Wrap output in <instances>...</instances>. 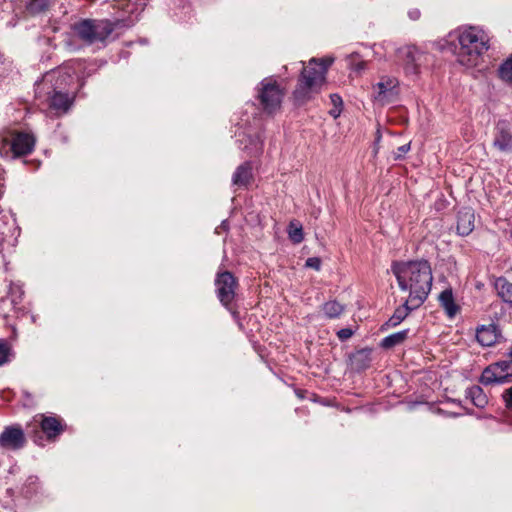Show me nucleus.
<instances>
[{
	"label": "nucleus",
	"mask_w": 512,
	"mask_h": 512,
	"mask_svg": "<svg viewBox=\"0 0 512 512\" xmlns=\"http://www.w3.org/2000/svg\"><path fill=\"white\" fill-rule=\"evenodd\" d=\"M391 271L399 288L408 291V303L420 307L427 299L433 281L430 264L426 260L393 262Z\"/></svg>",
	"instance_id": "f257e3e1"
},
{
	"label": "nucleus",
	"mask_w": 512,
	"mask_h": 512,
	"mask_svg": "<svg viewBox=\"0 0 512 512\" xmlns=\"http://www.w3.org/2000/svg\"><path fill=\"white\" fill-rule=\"evenodd\" d=\"M499 337V330L494 324L483 326L478 329L476 333V338L482 346L494 345L498 341Z\"/></svg>",
	"instance_id": "2eb2a0df"
},
{
	"label": "nucleus",
	"mask_w": 512,
	"mask_h": 512,
	"mask_svg": "<svg viewBox=\"0 0 512 512\" xmlns=\"http://www.w3.org/2000/svg\"><path fill=\"white\" fill-rule=\"evenodd\" d=\"M353 332L349 328H344L338 331L337 335L341 340H347L352 336Z\"/></svg>",
	"instance_id": "7c9ffc66"
},
{
	"label": "nucleus",
	"mask_w": 512,
	"mask_h": 512,
	"mask_svg": "<svg viewBox=\"0 0 512 512\" xmlns=\"http://www.w3.org/2000/svg\"><path fill=\"white\" fill-rule=\"evenodd\" d=\"M511 364L503 361L488 366L481 375V384H494L512 382V372H509Z\"/></svg>",
	"instance_id": "0eeeda50"
},
{
	"label": "nucleus",
	"mask_w": 512,
	"mask_h": 512,
	"mask_svg": "<svg viewBox=\"0 0 512 512\" xmlns=\"http://www.w3.org/2000/svg\"><path fill=\"white\" fill-rule=\"evenodd\" d=\"M467 398L477 407H484L488 403V398L481 386H469L465 390Z\"/></svg>",
	"instance_id": "412c9836"
},
{
	"label": "nucleus",
	"mask_w": 512,
	"mask_h": 512,
	"mask_svg": "<svg viewBox=\"0 0 512 512\" xmlns=\"http://www.w3.org/2000/svg\"><path fill=\"white\" fill-rule=\"evenodd\" d=\"M458 40V61L464 66H476L481 55L489 49L487 34L476 27H469L463 30Z\"/></svg>",
	"instance_id": "7ed1b4c3"
},
{
	"label": "nucleus",
	"mask_w": 512,
	"mask_h": 512,
	"mask_svg": "<svg viewBox=\"0 0 512 512\" xmlns=\"http://www.w3.org/2000/svg\"><path fill=\"white\" fill-rule=\"evenodd\" d=\"M35 138L25 132H14L11 135V151L15 157L27 155L33 151Z\"/></svg>",
	"instance_id": "1a4fd4ad"
},
{
	"label": "nucleus",
	"mask_w": 512,
	"mask_h": 512,
	"mask_svg": "<svg viewBox=\"0 0 512 512\" xmlns=\"http://www.w3.org/2000/svg\"><path fill=\"white\" fill-rule=\"evenodd\" d=\"M498 296L506 303L512 304V283L505 278H498L495 282Z\"/></svg>",
	"instance_id": "4be33fe9"
},
{
	"label": "nucleus",
	"mask_w": 512,
	"mask_h": 512,
	"mask_svg": "<svg viewBox=\"0 0 512 512\" xmlns=\"http://www.w3.org/2000/svg\"><path fill=\"white\" fill-rule=\"evenodd\" d=\"M493 146L501 152L512 151V130L506 121H499L496 126Z\"/></svg>",
	"instance_id": "9b49d317"
},
{
	"label": "nucleus",
	"mask_w": 512,
	"mask_h": 512,
	"mask_svg": "<svg viewBox=\"0 0 512 512\" xmlns=\"http://www.w3.org/2000/svg\"><path fill=\"white\" fill-rule=\"evenodd\" d=\"M284 95V90L276 80L266 78L260 82L256 98L264 112L273 114L280 109Z\"/></svg>",
	"instance_id": "39448f33"
},
{
	"label": "nucleus",
	"mask_w": 512,
	"mask_h": 512,
	"mask_svg": "<svg viewBox=\"0 0 512 512\" xmlns=\"http://www.w3.org/2000/svg\"><path fill=\"white\" fill-rule=\"evenodd\" d=\"M262 150V142L259 140V138L257 139V143L255 144V148H254V154H257L259 152H261Z\"/></svg>",
	"instance_id": "72a5a7b5"
},
{
	"label": "nucleus",
	"mask_w": 512,
	"mask_h": 512,
	"mask_svg": "<svg viewBox=\"0 0 512 512\" xmlns=\"http://www.w3.org/2000/svg\"><path fill=\"white\" fill-rule=\"evenodd\" d=\"M114 29L115 24L106 19H85L74 25L76 35L89 45L104 42Z\"/></svg>",
	"instance_id": "20e7f679"
},
{
	"label": "nucleus",
	"mask_w": 512,
	"mask_h": 512,
	"mask_svg": "<svg viewBox=\"0 0 512 512\" xmlns=\"http://www.w3.org/2000/svg\"><path fill=\"white\" fill-rule=\"evenodd\" d=\"M371 349H361L353 353L350 357L353 369L360 371L367 368L371 363Z\"/></svg>",
	"instance_id": "a211bd4d"
},
{
	"label": "nucleus",
	"mask_w": 512,
	"mask_h": 512,
	"mask_svg": "<svg viewBox=\"0 0 512 512\" xmlns=\"http://www.w3.org/2000/svg\"><path fill=\"white\" fill-rule=\"evenodd\" d=\"M215 285L220 302L228 308L235 298L237 287L235 277L230 272L225 271L217 275Z\"/></svg>",
	"instance_id": "423d86ee"
},
{
	"label": "nucleus",
	"mask_w": 512,
	"mask_h": 512,
	"mask_svg": "<svg viewBox=\"0 0 512 512\" xmlns=\"http://www.w3.org/2000/svg\"><path fill=\"white\" fill-rule=\"evenodd\" d=\"M12 355L11 345L5 341H0V365L7 363Z\"/></svg>",
	"instance_id": "c85d7f7f"
},
{
	"label": "nucleus",
	"mask_w": 512,
	"mask_h": 512,
	"mask_svg": "<svg viewBox=\"0 0 512 512\" xmlns=\"http://www.w3.org/2000/svg\"><path fill=\"white\" fill-rule=\"evenodd\" d=\"M288 235L293 243H301L304 239L302 226L296 221H291L288 227Z\"/></svg>",
	"instance_id": "a878e982"
},
{
	"label": "nucleus",
	"mask_w": 512,
	"mask_h": 512,
	"mask_svg": "<svg viewBox=\"0 0 512 512\" xmlns=\"http://www.w3.org/2000/svg\"><path fill=\"white\" fill-rule=\"evenodd\" d=\"M407 335H408V330H403V331H399L397 333L391 334L382 340L381 346L386 349L392 348L396 345L403 343L406 340Z\"/></svg>",
	"instance_id": "b1692460"
},
{
	"label": "nucleus",
	"mask_w": 512,
	"mask_h": 512,
	"mask_svg": "<svg viewBox=\"0 0 512 512\" xmlns=\"http://www.w3.org/2000/svg\"><path fill=\"white\" fill-rule=\"evenodd\" d=\"M39 423L42 431L48 439H54L64 431V425L59 417L38 414L33 419Z\"/></svg>",
	"instance_id": "f8f14e48"
},
{
	"label": "nucleus",
	"mask_w": 512,
	"mask_h": 512,
	"mask_svg": "<svg viewBox=\"0 0 512 512\" xmlns=\"http://www.w3.org/2000/svg\"><path fill=\"white\" fill-rule=\"evenodd\" d=\"M305 266L315 270H319L321 267V260L318 257H310L306 260Z\"/></svg>",
	"instance_id": "c756f323"
},
{
	"label": "nucleus",
	"mask_w": 512,
	"mask_h": 512,
	"mask_svg": "<svg viewBox=\"0 0 512 512\" xmlns=\"http://www.w3.org/2000/svg\"><path fill=\"white\" fill-rule=\"evenodd\" d=\"M25 436L19 426L6 427L0 434V446L5 449L17 450L24 446Z\"/></svg>",
	"instance_id": "9d476101"
},
{
	"label": "nucleus",
	"mask_w": 512,
	"mask_h": 512,
	"mask_svg": "<svg viewBox=\"0 0 512 512\" xmlns=\"http://www.w3.org/2000/svg\"><path fill=\"white\" fill-rule=\"evenodd\" d=\"M418 307L411 306L408 303V298L404 301V303L399 306L393 313V315L389 318L385 325L388 327H395L400 324L412 310L417 309Z\"/></svg>",
	"instance_id": "6ab92c4d"
},
{
	"label": "nucleus",
	"mask_w": 512,
	"mask_h": 512,
	"mask_svg": "<svg viewBox=\"0 0 512 512\" xmlns=\"http://www.w3.org/2000/svg\"><path fill=\"white\" fill-rule=\"evenodd\" d=\"M252 179V166L249 162H245L236 169L232 177V182L238 187H246Z\"/></svg>",
	"instance_id": "dca6fc26"
},
{
	"label": "nucleus",
	"mask_w": 512,
	"mask_h": 512,
	"mask_svg": "<svg viewBox=\"0 0 512 512\" xmlns=\"http://www.w3.org/2000/svg\"><path fill=\"white\" fill-rule=\"evenodd\" d=\"M410 150V143L404 144L397 149V153H395V159H399L403 156V154L407 153Z\"/></svg>",
	"instance_id": "2f4dec72"
},
{
	"label": "nucleus",
	"mask_w": 512,
	"mask_h": 512,
	"mask_svg": "<svg viewBox=\"0 0 512 512\" xmlns=\"http://www.w3.org/2000/svg\"><path fill=\"white\" fill-rule=\"evenodd\" d=\"M475 214L471 208H463L458 212L456 229L459 235H469L475 225Z\"/></svg>",
	"instance_id": "4468645a"
},
{
	"label": "nucleus",
	"mask_w": 512,
	"mask_h": 512,
	"mask_svg": "<svg viewBox=\"0 0 512 512\" xmlns=\"http://www.w3.org/2000/svg\"><path fill=\"white\" fill-rule=\"evenodd\" d=\"M364 66H365L364 62H361V63L357 64L356 69L357 70L364 69Z\"/></svg>",
	"instance_id": "f704fd0d"
},
{
	"label": "nucleus",
	"mask_w": 512,
	"mask_h": 512,
	"mask_svg": "<svg viewBox=\"0 0 512 512\" xmlns=\"http://www.w3.org/2000/svg\"><path fill=\"white\" fill-rule=\"evenodd\" d=\"M398 60L402 62L405 72L409 75H417L419 72V60L421 53L414 46H405L397 51Z\"/></svg>",
	"instance_id": "6e6552de"
},
{
	"label": "nucleus",
	"mask_w": 512,
	"mask_h": 512,
	"mask_svg": "<svg viewBox=\"0 0 512 512\" xmlns=\"http://www.w3.org/2000/svg\"><path fill=\"white\" fill-rule=\"evenodd\" d=\"M498 75L503 81L512 82V55L500 65Z\"/></svg>",
	"instance_id": "bb28decb"
},
{
	"label": "nucleus",
	"mask_w": 512,
	"mask_h": 512,
	"mask_svg": "<svg viewBox=\"0 0 512 512\" xmlns=\"http://www.w3.org/2000/svg\"><path fill=\"white\" fill-rule=\"evenodd\" d=\"M440 305L444 308L449 317H453L459 310V307L455 304L453 293L451 289H445L438 296Z\"/></svg>",
	"instance_id": "aec40b11"
},
{
	"label": "nucleus",
	"mask_w": 512,
	"mask_h": 512,
	"mask_svg": "<svg viewBox=\"0 0 512 512\" xmlns=\"http://www.w3.org/2000/svg\"><path fill=\"white\" fill-rule=\"evenodd\" d=\"M322 311L327 318H336L342 314L344 311V306L339 302L333 300L328 301L322 306Z\"/></svg>",
	"instance_id": "393cba45"
},
{
	"label": "nucleus",
	"mask_w": 512,
	"mask_h": 512,
	"mask_svg": "<svg viewBox=\"0 0 512 512\" xmlns=\"http://www.w3.org/2000/svg\"><path fill=\"white\" fill-rule=\"evenodd\" d=\"M330 101L331 104L334 106L333 109L329 111V114L334 118H338L342 112L343 108V100L340 95L338 94H331L330 95Z\"/></svg>",
	"instance_id": "cd10ccee"
},
{
	"label": "nucleus",
	"mask_w": 512,
	"mask_h": 512,
	"mask_svg": "<svg viewBox=\"0 0 512 512\" xmlns=\"http://www.w3.org/2000/svg\"><path fill=\"white\" fill-rule=\"evenodd\" d=\"M332 59H322L318 63L315 59L310 60L309 64L303 68L298 84L293 92V98L296 104L302 105L320 92L325 83V75L328 67L332 64Z\"/></svg>",
	"instance_id": "f03ea898"
},
{
	"label": "nucleus",
	"mask_w": 512,
	"mask_h": 512,
	"mask_svg": "<svg viewBox=\"0 0 512 512\" xmlns=\"http://www.w3.org/2000/svg\"><path fill=\"white\" fill-rule=\"evenodd\" d=\"M50 4V0H27L25 7L30 15H37L46 12Z\"/></svg>",
	"instance_id": "5701e85b"
},
{
	"label": "nucleus",
	"mask_w": 512,
	"mask_h": 512,
	"mask_svg": "<svg viewBox=\"0 0 512 512\" xmlns=\"http://www.w3.org/2000/svg\"><path fill=\"white\" fill-rule=\"evenodd\" d=\"M397 86L396 78H382L376 85L378 91L375 98L383 104L392 102L398 94Z\"/></svg>",
	"instance_id": "ddd939ff"
},
{
	"label": "nucleus",
	"mask_w": 512,
	"mask_h": 512,
	"mask_svg": "<svg viewBox=\"0 0 512 512\" xmlns=\"http://www.w3.org/2000/svg\"><path fill=\"white\" fill-rule=\"evenodd\" d=\"M503 398L508 408L512 409V386L505 391Z\"/></svg>",
	"instance_id": "473e14b6"
},
{
	"label": "nucleus",
	"mask_w": 512,
	"mask_h": 512,
	"mask_svg": "<svg viewBox=\"0 0 512 512\" xmlns=\"http://www.w3.org/2000/svg\"><path fill=\"white\" fill-rule=\"evenodd\" d=\"M72 105V99L66 93L54 91L50 97V108L54 109L57 114L66 113Z\"/></svg>",
	"instance_id": "f3484780"
}]
</instances>
